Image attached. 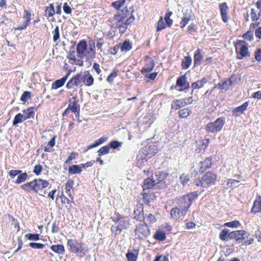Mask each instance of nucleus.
<instances>
[{
  "label": "nucleus",
  "instance_id": "nucleus-44",
  "mask_svg": "<svg viewBox=\"0 0 261 261\" xmlns=\"http://www.w3.org/2000/svg\"><path fill=\"white\" fill-rule=\"evenodd\" d=\"M125 0H119L112 3V6H113L116 10L119 11L120 8L124 5Z\"/></svg>",
  "mask_w": 261,
  "mask_h": 261
},
{
  "label": "nucleus",
  "instance_id": "nucleus-36",
  "mask_svg": "<svg viewBox=\"0 0 261 261\" xmlns=\"http://www.w3.org/2000/svg\"><path fill=\"white\" fill-rule=\"evenodd\" d=\"M28 175L27 173L22 172L21 173H19L17 176V178L15 181V183L17 184H21L22 182H24L28 178Z\"/></svg>",
  "mask_w": 261,
  "mask_h": 261
},
{
  "label": "nucleus",
  "instance_id": "nucleus-18",
  "mask_svg": "<svg viewBox=\"0 0 261 261\" xmlns=\"http://www.w3.org/2000/svg\"><path fill=\"white\" fill-rule=\"evenodd\" d=\"M182 208L178 207L172 208L170 212V215L172 218L174 220L182 219L186 215L181 214Z\"/></svg>",
  "mask_w": 261,
  "mask_h": 261
},
{
  "label": "nucleus",
  "instance_id": "nucleus-63",
  "mask_svg": "<svg viewBox=\"0 0 261 261\" xmlns=\"http://www.w3.org/2000/svg\"><path fill=\"white\" fill-rule=\"evenodd\" d=\"M95 45L93 44V45H90L88 49V54H90L89 56L91 58H94L95 57V52L94 50Z\"/></svg>",
  "mask_w": 261,
  "mask_h": 261
},
{
  "label": "nucleus",
  "instance_id": "nucleus-62",
  "mask_svg": "<svg viewBox=\"0 0 261 261\" xmlns=\"http://www.w3.org/2000/svg\"><path fill=\"white\" fill-rule=\"evenodd\" d=\"M254 58L256 61H261V48H258L254 53Z\"/></svg>",
  "mask_w": 261,
  "mask_h": 261
},
{
  "label": "nucleus",
  "instance_id": "nucleus-2",
  "mask_svg": "<svg viewBox=\"0 0 261 261\" xmlns=\"http://www.w3.org/2000/svg\"><path fill=\"white\" fill-rule=\"evenodd\" d=\"M111 218L116 223L115 225L111 226V228L112 232L115 233V235L120 234L122 230L127 229L129 227V219L126 217L122 216L116 213Z\"/></svg>",
  "mask_w": 261,
  "mask_h": 261
},
{
  "label": "nucleus",
  "instance_id": "nucleus-42",
  "mask_svg": "<svg viewBox=\"0 0 261 261\" xmlns=\"http://www.w3.org/2000/svg\"><path fill=\"white\" fill-rule=\"evenodd\" d=\"M45 12L48 17L53 16L56 13L53 4H50L48 7H46Z\"/></svg>",
  "mask_w": 261,
  "mask_h": 261
},
{
  "label": "nucleus",
  "instance_id": "nucleus-41",
  "mask_svg": "<svg viewBox=\"0 0 261 261\" xmlns=\"http://www.w3.org/2000/svg\"><path fill=\"white\" fill-rule=\"evenodd\" d=\"M191 19V14L188 12H186L185 14V16L182 18V20L180 22V24H181V28H184L185 26L188 23L190 19Z\"/></svg>",
  "mask_w": 261,
  "mask_h": 261
},
{
  "label": "nucleus",
  "instance_id": "nucleus-56",
  "mask_svg": "<svg viewBox=\"0 0 261 261\" xmlns=\"http://www.w3.org/2000/svg\"><path fill=\"white\" fill-rule=\"evenodd\" d=\"M243 38L248 41H251L253 39V33L252 31H248L243 35Z\"/></svg>",
  "mask_w": 261,
  "mask_h": 261
},
{
  "label": "nucleus",
  "instance_id": "nucleus-35",
  "mask_svg": "<svg viewBox=\"0 0 261 261\" xmlns=\"http://www.w3.org/2000/svg\"><path fill=\"white\" fill-rule=\"evenodd\" d=\"M154 238L156 240L163 241L166 239V237L164 231L157 230L154 235Z\"/></svg>",
  "mask_w": 261,
  "mask_h": 261
},
{
  "label": "nucleus",
  "instance_id": "nucleus-55",
  "mask_svg": "<svg viewBox=\"0 0 261 261\" xmlns=\"http://www.w3.org/2000/svg\"><path fill=\"white\" fill-rule=\"evenodd\" d=\"M239 181L236 179H228L227 186L229 187H236L238 186Z\"/></svg>",
  "mask_w": 261,
  "mask_h": 261
},
{
  "label": "nucleus",
  "instance_id": "nucleus-60",
  "mask_svg": "<svg viewBox=\"0 0 261 261\" xmlns=\"http://www.w3.org/2000/svg\"><path fill=\"white\" fill-rule=\"evenodd\" d=\"M60 38L59 28L56 26L54 31L53 40L54 42L57 41Z\"/></svg>",
  "mask_w": 261,
  "mask_h": 261
},
{
  "label": "nucleus",
  "instance_id": "nucleus-3",
  "mask_svg": "<svg viewBox=\"0 0 261 261\" xmlns=\"http://www.w3.org/2000/svg\"><path fill=\"white\" fill-rule=\"evenodd\" d=\"M67 245L69 247V250L71 252L81 257H84L89 251L88 246L81 241L74 239L68 240Z\"/></svg>",
  "mask_w": 261,
  "mask_h": 261
},
{
  "label": "nucleus",
  "instance_id": "nucleus-8",
  "mask_svg": "<svg viewBox=\"0 0 261 261\" xmlns=\"http://www.w3.org/2000/svg\"><path fill=\"white\" fill-rule=\"evenodd\" d=\"M244 232V230H235L229 232L227 229H224L221 230L219 234V238L223 241H227L229 239H236V243H240L241 239L238 238V235Z\"/></svg>",
  "mask_w": 261,
  "mask_h": 261
},
{
  "label": "nucleus",
  "instance_id": "nucleus-31",
  "mask_svg": "<svg viewBox=\"0 0 261 261\" xmlns=\"http://www.w3.org/2000/svg\"><path fill=\"white\" fill-rule=\"evenodd\" d=\"M50 249L54 252L59 254H62L65 252L64 247L63 245H53L50 247Z\"/></svg>",
  "mask_w": 261,
  "mask_h": 261
},
{
  "label": "nucleus",
  "instance_id": "nucleus-7",
  "mask_svg": "<svg viewBox=\"0 0 261 261\" xmlns=\"http://www.w3.org/2000/svg\"><path fill=\"white\" fill-rule=\"evenodd\" d=\"M247 45L248 43L244 40H238L235 43L234 47L238 59L242 60L245 57L250 56Z\"/></svg>",
  "mask_w": 261,
  "mask_h": 261
},
{
  "label": "nucleus",
  "instance_id": "nucleus-24",
  "mask_svg": "<svg viewBox=\"0 0 261 261\" xmlns=\"http://www.w3.org/2000/svg\"><path fill=\"white\" fill-rule=\"evenodd\" d=\"M87 48V42L85 40H81L76 46V52L78 54H83Z\"/></svg>",
  "mask_w": 261,
  "mask_h": 261
},
{
  "label": "nucleus",
  "instance_id": "nucleus-57",
  "mask_svg": "<svg viewBox=\"0 0 261 261\" xmlns=\"http://www.w3.org/2000/svg\"><path fill=\"white\" fill-rule=\"evenodd\" d=\"M126 257L128 261H137V256L134 253L128 252L126 254Z\"/></svg>",
  "mask_w": 261,
  "mask_h": 261
},
{
  "label": "nucleus",
  "instance_id": "nucleus-47",
  "mask_svg": "<svg viewBox=\"0 0 261 261\" xmlns=\"http://www.w3.org/2000/svg\"><path fill=\"white\" fill-rule=\"evenodd\" d=\"M240 225H241V223L239 221L234 220L231 222H228L224 223V226L231 227V228H237Z\"/></svg>",
  "mask_w": 261,
  "mask_h": 261
},
{
  "label": "nucleus",
  "instance_id": "nucleus-1",
  "mask_svg": "<svg viewBox=\"0 0 261 261\" xmlns=\"http://www.w3.org/2000/svg\"><path fill=\"white\" fill-rule=\"evenodd\" d=\"M49 185V182L46 180L41 178L35 179L33 180L28 182L21 186V188L26 191L31 192L32 191L39 193L40 195L44 196L46 193V190L43 191V194L39 193L43 189Z\"/></svg>",
  "mask_w": 261,
  "mask_h": 261
},
{
  "label": "nucleus",
  "instance_id": "nucleus-51",
  "mask_svg": "<svg viewBox=\"0 0 261 261\" xmlns=\"http://www.w3.org/2000/svg\"><path fill=\"white\" fill-rule=\"evenodd\" d=\"M40 234L38 233H28L25 235L28 239L30 241H38L39 240Z\"/></svg>",
  "mask_w": 261,
  "mask_h": 261
},
{
  "label": "nucleus",
  "instance_id": "nucleus-40",
  "mask_svg": "<svg viewBox=\"0 0 261 261\" xmlns=\"http://www.w3.org/2000/svg\"><path fill=\"white\" fill-rule=\"evenodd\" d=\"M132 47V45L130 42L129 41L126 40L121 45L120 49L122 51L126 52L131 49Z\"/></svg>",
  "mask_w": 261,
  "mask_h": 261
},
{
  "label": "nucleus",
  "instance_id": "nucleus-52",
  "mask_svg": "<svg viewBox=\"0 0 261 261\" xmlns=\"http://www.w3.org/2000/svg\"><path fill=\"white\" fill-rule=\"evenodd\" d=\"M124 18L123 17L121 16L118 14H116L114 15V17L113 19V23H123V21L124 20Z\"/></svg>",
  "mask_w": 261,
  "mask_h": 261
},
{
  "label": "nucleus",
  "instance_id": "nucleus-27",
  "mask_svg": "<svg viewBox=\"0 0 261 261\" xmlns=\"http://www.w3.org/2000/svg\"><path fill=\"white\" fill-rule=\"evenodd\" d=\"M67 79V76H64L61 79L55 81L53 83L52 89H57L61 87L64 85Z\"/></svg>",
  "mask_w": 261,
  "mask_h": 261
},
{
  "label": "nucleus",
  "instance_id": "nucleus-5",
  "mask_svg": "<svg viewBox=\"0 0 261 261\" xmlns=\"http://www.w3.org/2000/svg\"><path fill=\"white\" fill-rule=\"evenodd\" d=\"M217 175L212 172H207L202 176L201 179H195L194 184L197 187H207L214 185L217 179Z\"/></svg>",
  "mask_w": 261,
  "mask_h": 261
},
{
  "label": "nucleus",
  "instance_id": "nucleus-9",
  "mask_svg": "<svg viewBox=\"0 0 261 261\" xmlns=\"http://www.w3.org/2000/svg\"><path fill=\"white\" fill-rule=\"evenodd\" d=\"M83 85V76L82 72L73 76L67 83V89H72L74 86L81 87Z\"/></svg>",
  "mask_w": 261,
  "mask_h": 261
},
{
  "label": "nucleus",
  "instance_id": "nucleus-4",
  "mask_svg": "<svg viewBox=\"0 0 261 261\" xmlns=\"http://www.w3.org/2000/svg\"><path fill=\"white\" fill-rule=\"evenodd\" d=\"M197 192L186 194L179 200L178 204L180 208H182V214H187L188 209L191 206L193 202L197 198L198 194Z\"/></svg>",
  "mask_w": 261,
  "mask_h": 261
},
{
  "label": "nucleus",
  "instance_id": "nucleus-32",
  "mask_svg": "<svg viewBox=\"0 0 261 261\" xmlns=\"http://www.w3.org/2000/svg\"><path fill=\"white\" fill-rule=\"evenodd\" d=\"M251 212L255 214L261 212V198L258 200L254 201Z\"/></svg>",
  "mask_w": 261,
  "mask_h": 261
},
{
  "label": "nucleus",
  "instance_id": "nucleus-58",
  "mask_svg": "<svg viewBox=\"0 0 261 261\" xmlns=\"http://www.w3.org/2000/svg\"><path fill=\"white\" fill-rule=\"evenodd\" d=\"M250 236V233L244 230V232H242V233H240V235H238V238L241 239V241L240 243H237L238 244H242L243 241L246 238H248Z\"/></svg>",
  "mask_w": 261,
  "mask_h": 261
},
{
  "label": "nucleus",
  "instance_id": "nucleus-29",
  "mask_svg": "<svg viewBox=\"0 0 261 261\" xmlns=\"http://www.w3.org/2000/svg\"><path fill=\"white\" fill-rule=\"evenodd\" d=\"M185 106V103L184 102L183 100L177 99L173 100L171 103V109L174 110L179 109Z\"/></svg>",
  "mask_w": 261,
  "mask_h": 261
},
{
  "label": "nucleus",
  "instance_id": "nucleus-50",
  "mask_svg": "<svg viewBox=\"0 0 261 261\" xmlns=\"http://www.w3.org/2000/svg\"><path fill=\"white\" fill-rule=\"evenodd\" d=\"M122 144V142H119L118 141L115 140L112 141L109 143V147L113 149H116L118 147H120Z\"/></svg>",
  "mask_w": 261,
  "mask_h": 261
},
{
  "label": "nucleus",
  "instance_id": "nucleus-14",
  "mask_svg": "<svg viewBox=\"0 0 261 261\" xmlns=\"http://www.w3.org/2000/svg\"><path fill=\"white\" fill-rule=\"evenodd\" d=\"M219 9L223 21L225 23L227 22L229 19L228 17L227 16L228 8L226 3L220 4Z\"/></svg>",
  "mask_w": 261,
  "mask_h": 261
},
{
  "label": "nucleus",
  "instance_id": "nucleus-34",
  "mask_svg": "<svg viewBox=\"0 0 261 261\" xmlns=\"http://www.w3.org/2000/svg\"><path fill=\"white\" fill-rule=\"evenodd\" d=\"M134 214V218L135 219L140 222L144 221L145 219V216L143 210L141 211H140L139 210H135Z\"/></svg>",
  "mask_w": 261,
  "mask_h": 261
},
{
  "label": "nucleus",
  "instance_id": "nucleus-19",
  "mask_svg": "<svg viewBox=\"0 0 261 261\" xmlns=\"http://www.w3.org/2000/svg\"><path fill=\"white\" fill-rule=\"evenodd\" d=\"M168 175V173L163 171H158L155 172L154 176H152V177L157 185L158 184L161 183L162 181L165 180Z\"/></svg>",
  "mask_w": 261,
  "mask_h": 261
},
{
  "label": "nucleus",
  "instance_id": "nucleus-49",
  "mask_svg": "<svg viewBox=\"0 0 261 261\" xmlns=\"http://www.w3.org/2000/svg\"><path fill=\"white\" fill-rule=\"evenodd\" d=\"M172 15V12L171 11H169L167 12L165 16V20L166 21V24L169 26L171 27V25L172 24V20L170 18V16Z\"/></svg>",
  "mask_w": 261,
  "mask_h": 261
},
{
  "label": "nucleus",
  "instance_id": "nucleus-21",
  "mask_svg": "<svg viewBox=\"0 0 261 261\" xmlns=\"http://www.w3.org/2000/svg\"><path fill=\"white\" fill-rule=\"evenodd\" d=\"M207 82V80L205 77H203L201 80H199L191 84V88H192V91L191 92V94L193 93V91L195 89H200L203 87L204 85Z\"/></svg>",
  "mask_w": 261,
  "mask_h": 261
},
{
  "label": "nucleus",
  "instance_id": "nucleus-26",
  "mask_svg": "<svg viewBox=\"0 0 261 261\" xmlns=\"http://www.w3.org/2000/svg\"><path fill=\"white\" fill-rule=\"evenodd\" d=\"M82 167L80 165H73L69 166L68 173L70 174H80L82 172Z\"/></svg>",
  "mask_w": 261,
  "mask_h": 261
},
{
  "label": "nucleus",
  "instance_id": "nucleus-16",
  "mask_svg": "<svg viewBox=\"0 0 261 261\" xmlns=\"http://www.w3.org/2000/svg\"><path fill=\"white\" fill-rule=\"evenodd\" d=\"M83 84L87 86H90L93 84L94 79L89 71H85L82 72Z\"/></svg>",
  "mask_w": 261,
  "mask_h": 261
},
{
  "label": "nucleus",
  "instance_id": "nucleus-33",
  "mask_svg": "<svg viewBox=\"0 0 261 261\" xmlns=\"http://www.w3.org/2000/svg\"><path fill=\"white\" fill-rule=\"evenodd\" d=\"M56 136H54L52 139L48 142L47 145L45 146L44 148V150L45 152H51L53 150V147L55 145V141L56 139Z\"/></svg>",
  "mask_w": 261,
  "mask_h": 261
},
{
  "label": "nucleus",
  "instance_id": "nucleus-30",
  "mask_svg": "<svg viewBox=\"0 0 261 261\" xmlns=\"http://www.w3.org/2000/svg\"><path fill=\"white\" fill-rule=\"evenodd\" d=\"M23 112L25 120L31 118H33L34 117L35 112L34 111V108L33 107L30 108L27 110H23Z\"/></svg>",
  "mask_w": 261,
  "mask_h": 261
},
{
  "label": "nucleus",
  "instance_id": "nucleus-39",
  "mask_svg": "<svg viewBox=\"0 0 261 261\" xmlns=\"http://www.w3.org/2000/svg\"><path fill=\"white\" fill-rule=\"evenodd\" d=\"M187 82L186 74L182 75L177 77L176 80V86L183 87Z\"/></svg>",
  "mask_w": 261,
  "mask_h": 261
},
{
  "label": "nucleus",
  "instance_id": "nucleus-38",
  "mask_svg": "<svg viewBox=\"0 0 261 261\" xmlns=\"http://www.w3.org/2000/svg\"><path fill=\"white\" fill-rule=\"evenodd\" d=\"M25 120L23 116V114L18 113L14 117V120L13 121V125H16L17 124L20 123Z\"/></svg>",
  "mask_w": 261,
  "mask_h": 261
},
{
  "label": "nucleus",
  "instance_id": "nucleus-22",
  "mask_svg": "<svg viewBox=\"0 0 261 261\" xmlns=\"http://www.w3.org/2000/svg\"><path fill=\"white\" fill-rule=\"evenodd\" d=\"M249 105V102L246 101L243 105L239 107L236 108L233 111V114L236 116H240L241 114H243L244 112L247 109V107Z\"/></svg>",
  "mask_w": 261,
  "mask_h": 261
},
{
  "label": "nucleus",
  "instance_id": "nucleus-43",
  "mask_svg": "<svg viewBox=\"0 0 261 261\" xmlns=\"http://www.w3.org/2000/svg\"><path fill=\"white\" fill-rule=\"evenodd\" d=\"M118 70L115 68L107 77V81L109 83H112L114 79L118 75Z\"/></svg>",
  "mask_w": 261,
  "mask_h": 261
},
{
  "label": "nucleus",
  "instance_id": "nucleus-10",
  "mask_svg": "<svg viewBox=\"0 0 261 261\" xmlns=\"http://www.w3.org/2000/svg\"><path fill=\"white\" fill-rule=\"evenodd\" d=\"M135 233L139 238H142L149 236L150 231L146 224H142L136 226Z\"/></svg>",
  "mask_w": 261,
  "mask_h": 261
},
{
  "label": "nucleus",
  "instance_id": "nucleus-61",
  "mask_svg": "<svg viewBox=\"0 0 261 261\" xmlns=\"http://www.w3.org/2000/svg\"><path fill=\"white\" fill-rule=\"evenodd\" d=\"M42 171V166L40 164H38V165H36L35 166L33 172L36 175H39L41 173Z\"/></svg>",
  "mask_w": 261,
  "mask_h": 261
},
{
  "label": "nucleus",
  "instance_id": "nucleus-28",
  "mask_svg": "<svg viewBox=\"0 0 261 261\" xmlns=\"http://www.w3.org/2000/svg\"><path fill=\"white\" fill-rule=\"evenodd\" d=\"M192 59L191 56L185 57L181 63L182 69L185 70L189 68L192 64Z\"/></svg>",
  "mask_w": 261,
  "mask_h": 261
},
{
  "label": "nucleus",
  "instance_id": "nucleus-13",
  "mask_svg": "<svg viewBox=\"0 0 261 261\" xmlns=\"http://www.w3.org/2000/svg\"><path fill=\"white\" fill-rule=\"evenodd\" d=\"M234 78L235 75L234 74L231 75L229 79L218 83L217 88L220 90L228 89L233 85Z\"/></svg>",
  "mask_w": 261,
  "mask_h": 261
},
{
  "label": "nucleus",
  "instance_id": "nucleus-46",
  "mask_svg": "<svg viewBox=\"0 0 261 261\" xmlns=\"http://www.w3.org/2000/svg\"><path fill=\"white\" fill-rule=\"evenodd\" d=\"M166 23H165L163 20V17H160V19L158 21L156 27L157 31L159 32L164 29L166 28Z\"/></svg>",
  "mask_w": 261,
  "mask_h": 261
},
{
  "label": "nucleus",
  "instance_id": "nucleus-20",
  "mask_svg": "<svg viewBox=\"0 0 261 261\" xmlns=\"http://www.w3.org/2000/svg\"><path fill=\"white\" fill-rule=\"evenodd\" d=\"M212 158H207L204 161L200 162L199 172L203 173L206 169L211 168L212 165Z\"/></svg>",
  "mask_w": 261,
  "mask_h": 261
},
{
  "label": "nucleus",
  "instance_id": "nucleus-11",
  "mask_svg": "<svg viewBox=\"0 0 261 261\" xmlns=\"http://www.w3.org/2000/svg\"><path fill=\"white\" fill-rule=\"evenodd\" d=\"M134 16L133 15H131L128 18H127L123 23H121V24L113 23L112 24V26L114 28L118 29L120 33L121 34H122L125 32L128 25L132 22H133L134 21Z\"/></svg>",
  "mask_w": 261,
  "mask_h": 261
},
{
  "label": "nucleus",
  "instance_id": "nucleus-45",
  "mask_svg": "<svg viewBox=\"0 0 261 261\" xmlns=\"http://www.w3.org/2000/svg\"><path fill=\"white\" fill-rule=\"evenodd\" d=\"M110 147L106 145L101 147L97 151L98 156L107 154L110 152Z\"/></svg>",
  "mask_w": 261,
  "mask_h": 261
},
{
  "label": "nucleus",
  "instance_id": "nucleus-6",
  "mask_svg": "<svg viewBox=\"0 0 261 261\" xmlns=\"http://www.w3.org/2000/svg\"><path fill=\"white\" fill-rule=\"evenodd\" d=\"M225 123V117H220L216 119L215 121L208 123L205 129L207 133L215 134L222 129Z\"/></svg>",
  "mask_w": 261,
  "mask_h": 261
},
{
  "label": "nucleus",
  "instance_id": "nucleus-64",
  "mask_svg": "<svg viewBox=\"0 0 261 261\" xmlns=\"http://www.w3.org/2000/svg\"><path fill=\"white\" fill-rule=\"evenodd\" d=\"M63 11L66 14H70L72 11L71 7L67 4V3H65L63 5Z\"/></svg>",
  "mask_w": 261,
  "mask_h": 261
},
{
  "label": "nucleus",
  "instance_id": "nucleus-15",
  "mask_svg": "<svg viewBox=\"0 0 261 261\" xmlns=\"http://www.w3.org/2000/svg\"><path fill=\"white\" fill-rule=\"evenodd\" d=\"M155 63L153 60L150 58H148V59L146 61L141 72L143 74L145 73L150 72L153 69Z\"/></svg>",
  "mask_w": 261,
  "mask_h": 261
},
{
  "label": "nucleus",
  "instance_id": "nucleus-17",
  "mask_svg": "<svg viewBox=\"0 0 261 261\" xmlns=\"http://www.w3.org/2000/svg\"><path fill=\"white\" fill-rule=\"evenodd\" d=\"M203 60V56L201 53V51L199 48H198L194 53V67L200 65Z\"/></svg>",
  "mask_w": 261,
  "mask_h": 261
},
{
  "label": "nucleus",
  "instance_id": "nucleus-25",
  "mask_svg": "<svg viewBox=\"0 0 261 261\" xmlns=\"http://www.w3.org/2000/svg\"><path fill=\"white\" fill-rule=\"evenodd\" d=\"M156 185V184L154 178L153 177L152 178L149 177L144 180L143 188L144 190L146 189H149L152 188Z\"/></svg>",
  "mask_w": 261,
  "mask_h": 261
},
{
  "label": "nucleus",
  "instance_id": "nucleus-37",
  "mask_svg": "<svg viewBox=\"0 0 261 261\" xmlns=\"http://www.w3.org/2000/svg\"><path fill=\"white\" fill-rule=\"evenodd\" d=\"M191 112L192 111L190 109L184 108L179 111V116L181 118H187L190 115Z\"/></svg>",
  "mask_w": 261,
  "mask_h": 261
},
{
  "label": "nucleus",
  "instance_id": "nucleus-23",
  "mask_svg": "<svg viewBox=\"0 0 261 261\" xmlns=\"http://www.w3.org/2000/svg\"><path fill=\"white\" fill-rule=\"evenodd\" d=\"M157 143L154 142L145 147L146 154L150 155H154L158 152L157 148Z\"/></svg>",
  "mask_w": 261,
  "mask_h": 261
},
{
  "label": "nucleus",
  "instance_id": "nucleus-54",
  "mask_svg": "<svg viewBox=\"0 0 261 261\" xmlns=\"http://www.w3.org/2000/svg\"><path fill=\"white\" fill-rule=\"evenodd\" d=\"M31 92L29 91H24L20 97V100L23 102H26L31 97Z\"/></svg>",
  "mask_w": 261,
  "mask_h": 261
},
{
  "label": "nucleus",
  "instance_id": "nucleus-12",
  "mask_svg": "<svg viewBox=\"0 0 261 261\" xmlns=\"http://www.w3.org/2000/svg\"><path fill=\"white\" fill-rule=\"evenodd\" d=\"M72 99L73 100L72 101L70 99V103L68 106V109L74 113H77L79 116L80 115V106L78 103L79 100L77 99V97L76 96H74L72 97Z\"/></svg>",
  "mask_w": 261,
  "mask_h": 261
},
{
  "label": "nucleus",
  "instance_id": "nucleus-48",
  "mask_svg": "<svg viewBox=\"0 0 261 261\" xmlns=\"http://www.w3.org/2000/svg\"><path fill=\"white\" fill-rule=\"evenodd\" d=\"M117 14H119L123 18L125 19L129 15V11L126 7L123 8L122 9L118 11Z\"/></svg>",
  "mask_w": 261,
  "mask_h": 261
},
{
  "label": "nucleus",
  "instance_id": "nucleus-59",
  "mask_svg": "<svg viewBox=\"0 0 261 261\" xmlns=\"http://www.w3.org/2000/svg\"><path fill=\"white\" fill-rule=\"evenodd\" d=\"M29 246L34 249H42L44 248L45 245L39 243L31 242L30 243Z\"/></svg>",
  "mask_w": 261,
  "mask_h": 261
},
{
  "label": "nucleus",
  "instance_id": "nucleus-53",
  "mask_svg": "<svg viewBox=\"0 0 261 261\" xmlns=\"http://www.w3.org/2000/svg\"><path fill=\"white\" fill-rule=\"evenodd\" d=\"M179 178H180V182L184 186L186 184H187V182H188V181L190 179L189 175L185 173H182L180 176Z\"/></svg>",
  "mask_w": 261,
  "mask_h": 261
}]
</instances>
